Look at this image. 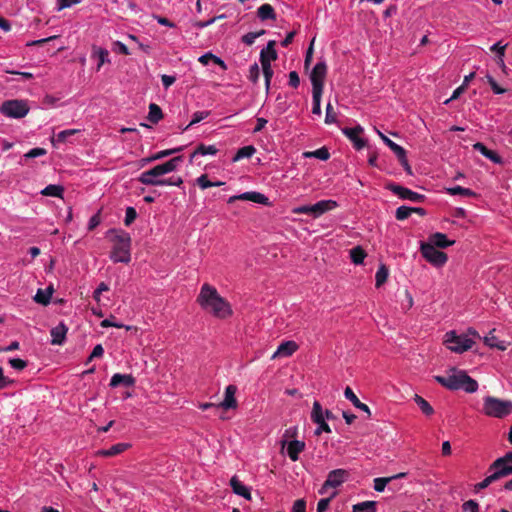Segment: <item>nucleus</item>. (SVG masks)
Wrapping results in <instances>:
<instances>
[{
    "label": "nucleus",
    "instance_id": "1a4fd4ad",
    "mask_svg": "<svg viewBox=\"0 0 512 512\" xmlns=\"http://www.w3.org/2000/svg\"><path fill=\"white\" fill-rule=\"evenodd\" d=\"M420 251L422 253V256L428 262L437 267L443 266L448 260L447 254L438 250L437 248H434V245L432 244L422 242L420 246Z\"/></svg>",
    "mask_w": 512,
    "mask_h": 512
},
{
    "label": "nucleus",
    "instance_id": "20e7f679",
    "mask_svg": "<svg viewBox=\"0 0 512 512\" xmlns=\"http://www.w3.org/2000/svg\"><path fill=\"white\" fill-rule=\"evenodd\" d=\"M483 412L489 417L504 418L512 413V402L494 396L483 398Z\"/></svg>",
    "mask_w": 512,
    "mask_h": 512
},
{
    "label": "nucleus",
    "instance_id": "09e8293b",
    "mask_svg": "<svg viewBox=\"0 0 512 512\" xmlns=\"http://www.w3.org/2000/svg\"><path fill=\"white\" fill-rule=\"evenodd\" d=\"M411 216V207L400 206L396 209L395 217L399 221L406 220Z\"/></svg>",
    "mask_w": 512,
    "mask_h": 512
},
{
    "label": "nucleus",
    "instance_id": "aec40b11",
    "mask_svg": "<svg viewBox=\"0 0 512 512\" xmlns=\"http://www.w3.org/2000/svg\"><path fill=\"white\" fill-rule=\"evenodd\" d=\"M427 244L434 245V248H447L455 243L454 240H449L443 233L436 232L431 234L428 238Z\"/></svg>",
    "mask_w": 512,
    "mask_h": 512
},
{
    "label": "nucleus",
    "instance_id": "6ab92c4d",
    "mask_svg": "<svg viewBox=\"0 0 512 512\" xmlns=\"http://www.w3.org/2000/svg\"><path fill=\"white\" fill-rule=\"evenodd\" d=\"M298 349V345L294 341L282 342L272 355V359L277 357H289Z\"/></svg>",
    "mask_w": 512,
    "mask_h": 512
},
{
    "label": "nucleus",
    "instance_id": "423d86ee",
    "mask_svg": "<svg viewBox=\"0 0 512 512\" xmlns=\"http://www.w3.org/2000/svg\"><path fill=\"white\" fill-rule=\"evenodd\" d=\"M488 472L493 474L496 481L512 475V452H508L504 456L497 458L489 466Z\"/></svg>",
    "mask_w": 512,
    "mask_h": 512
},
{
    "label": "nucleus",
    "instance_id": "f8f14e48",
    "mask_svg": "<svg viewBox=\"0 0 512 512\" xmlns=\"http://www.w3.org/2000/svg\"><path fill=\"white\" fill-rule=\"evenodd\" d=\"M327 73V66L325 62H318L311 74L310 80L312 83V91H323L324 88V79Z\"/></svg>",
    "mask_w": 512,
    "mask_h": 512
},
{
    "label": "nucleus",
    "instance_id": "c03bdc74",
    "mask_svg": "<svg viewBox=\"0 0 512 512\" xmlns=\"http://www.w3.org/2000/svg\"><path fill=\"white\" fill-rule=\"evenodd\" d=\"M311 419L314 423L319 422V420L325 419L324 410L318 401H314V403H313Z\"/></svg>",
    "mask_w": 512,
    "mask_h": 512
},
{
    "label": "nucleus",
    "instance_id": "4c0bfd02",
    "mask_svg": "<svg viewBox=\"0 0 512 512\" xmlns=\"http://www.w3.org/2000/svg\"><path fill=\"white\" fill-rule=\"evenodd\" d=\"M217 148L214 146V145H205V144H200L196 150L192 153L191 155V160L196 156V155H215L217 153Z\"/></svg>",
    "mask_w": 512,
    "mask_h": 512
},
{
    "label": "nucleus",
    "instance_id": "0eeeda50",
    "mask_svg": "<svg viewBox=\"0 0 512 512\" xmlns=\"http://www.w3.org/2000/svg\"><path fill=\"white\" fill-rule=\"evenodd\" d=\"M0 112L10 118H23L29 112V106L25 100H7L0 107Z\"/></svg>",
    "mask_w": 512,
    "mask_h": 512
},
{
    "label": "nucleus",
    "instance_id": "dca6fc26",
    "mask_svg": "<svg viewBox=\"0 0 512 512\" xmlns=\"http://www.w3.org/2000/svg\"><path fill=\"white\" fill-rule=\"evenodd\" d=\"M182 161H183V156H176V157L166 161L165 163L158 164V165L154 166L153 173H160L163 176L167 173H170V172L176 170V168L180 165V163H182Z\"/></svg>",
    "mask_w": 512,
    "mask_h": 512
},
{
    "label": "nucleus",
    "instance_id": "de8ad7c7",
    "mask_svg": "<svg viewBox=\"0 0 512 512\" xmlns=\"http://www.w3.org/2000/svg\"><path fill=\"white\" fill-rule=\"evenodd\" d=\"M337 121V113L335 112L332 104L330 102L326 105V116H325V123L326 124H333Z\"/></svg>",
    "mask_w": 512,
    "mask_h": 512
},
{
    "label": "nucleus",
    "instance_id": "5701e85b",
    "mask_svg": "<svg viewBox=\"0 0 512 512\" xmlns=\"http://www.w3.org/2000/svg\"><path fill=\"white\" fill-rule=\"evenodd\" d=\"M473 147L493 163L501 164L503 162L501 156L497 152L488 149L483 143L477 142Z\"/></svg>",
    "mask_w": 512,
    "mask_h": 512
},
{
    "label": "nucleus",
    "instance_id": "58836bf2",
    "mask_svg": "<svg viewBox=\"0 0 512 512\" xmlns=\"http://www.w3.org/2000/svg\"><path fill=\"white\" fill-rule=\"evenodd\" d=\"M383 142L396 154V156H403V152L405 149L401 147L400 145L393 142L391 139H389L387 136H385L380 131H377Z\"/></svg>",
    "mask_w": 512,
    "mask_h": 512
},
{
    "label": "nucleus",
    "instance_id": "9d476101",
    "mask_svg": "<svg viewBox=\"0 0 512 512\" xmlns=\"http://www.w3.org/2000/svg\"><path fill=\"white\" fill-rule=\"evenodd\" d=\"M387 189L397 195L399 198L403 200H409L414 203H422L425 200V196L423 194H419L414 192L406 187H403L396 183L387 184Z\"/></svg>",
    "mask_w": 512,
    "mask_h": 512
},
{
    "label": "nucleus",
    "instance_id": "052dcab7",
    "mask_svg": "<svg viewBox=\"0 0 512 512\" xmlns=\"http://www.w3.org/2000/svg\"><path fill=\"white\" fill-rule=\"evenodd\" d=\"M9 364L11 365L12 368L16 369V370H23L24 368L27 367V362L25 360H22L20 358H12L9 360Z\"/></svg>",
    "mask_w": 512,
    "mask_h": 512
},
{
    "label": "nucleus",
    "instance_id": "0e129e2a",
    "mask_svg": "<svg viewBox=\"0 0 512 512\" xmlns=\"http://www.w3.org/2000/svg\"><path fill=\"white\" fill-rule=\"evenodd\" d=\"M315 423L318 425L317 429L315 430L316 435H320L322 432H331L330 426L326 423L325 419L319 420V422Z\"/></svg>",
    "mask_w": 512,
    "mask_h": 512
},
{
    "label": "nucleus",
    "instance_id": "79ce46f5",
    "mask_svg": "<svg viewBox=\"0 0 512 512\" xmlns=\"http://www.w3.org/2000/svg\"><path fill=\"white\" fill-rule=\"evenodd\" d=\"M353 512H376L375 501H364L353 505Z\"/></svg>",
    "mask_w": 512,
    "mask_h": 512
},
{
    "label": "nucleus",
    "instance_id": "c9c22d12",
    "mask_svg": "<svg viewBox=\"0 0 512 512\" xmlns=\"http://www.w3.org/2000/svg\"><path fill=\"white\" fill-rule=\"evenodd\" d=\"M388 275H389L388 268L386 267V265L381 264L376 272V275H375V280H376L375 286L377 288L382 286L387 281Z\"/></svg>",
    "mask_w": 512,
    "mask_h": 512
},
{
    "label": "nucleus",
    "instance_id": "e2e57ef3",
    "mask_svg": "<svg viewBox=\"0 0 512 512\" xmlns=\"http://www.w3.org/2000/svg\"><path fill=\"white\" fill-rule=\"evenodd\" d=\"M335 496L336 493L334 492L331 497L320 499L317 504V512H324L328 508L331 499Z\"/></svg>",
    "mask_w": 512,
    "mask_h": 512
},
{
    "label": "nucleus",
    "instance_id": "a18cd8bd",
    "mask_svg": "<svg viewBox=\"0 0 512 512\" xmlns=\"http://www.w3.org/2000/svg\"><path fill=\"white\" fill-rule=\"evenodd\" d=\"M323 91H312V99H313V106H312V113L316 115L321 114V97H322Z\"/></svg>",
    "mask_w": 512,
    "mask_h": 512
},
{
    "label": "nucleus",
    "instance_id": "b1692460",
    "mask_svg": "<svg viewBox=\"0 0 512 512\" xmlns=\"http://www.w3.org/2000/svg\"><path fill=\"white\" fill-rule=\"evenodd\" d=\"M230 486L235 494L242 496L247 500L251 499L250 489L243 485L237 476H233L230 479Z\"/></svg>",
    "mask_w": 512,
    "mask_h": 512
},
{
    "label": "nucleus",
    "instance_id": "f03ea898",
    "mask_svg": "<svg viewBox=\"0 0 512 512\" xmlns=\"http://www.w3.org/2000/svg\"><path fill=\"white\" fill-rule=\"evenodd\" d=\"M437 383L449 390H464L467 393H474L478 389V383L471 378L465 371L458 370L455 367L447 371V375L434 376Z\"/></svg>",
    "mask_w": 512,
    "mask_h": 512
},
{
    "label": "nucleus",
    "instance_id": "c756f323",
    "mask_svg": "<svg viewBox=\"0 0 512 512\" xmlns=\"http://www.w3.org/2000/svg\"><path fill=\"white\" fill-rule=\"evenodd\" d=\"M128 447L129 444L127 443H117L112 445L109 449L101 450L99 454L106 457H112L124 452Z\"/></svg>",
    "mask_w": 512,
    "mask_h": 512
},
{
    "label": "nucleus",
    "instance_id": "37998d69",
    "mask_svg": "<svg viewBox=\"0 0 512 512\" xmlns=\"http://www.w3.org/2000/svg\"><path fill=\"white\" fill-rule=\"evenodd\" d=\"M446 191L450 195H460V196H463V197H474V196H476V193L474 191H472L471 189H468V188L461 187V186H455V187L447 188Z\"/></svg>",
    "mask_w": 512,
    "mask_h": 512
},
{
    "label": "nucleus",
    "instance_id": "9b49d317",
    "mask_svg": "<svg viewBox=\"0 0 512 512\" xmlns=\"http://www.w3.org/2000/svg\"><path fill=\"white\" fill-rule=\"evenodd\" d=\"M349 476V472L345 469H335L328 473L327 479L319 490L320 494L326 493L327 488H337L344 483Z\"/></svg>",
    "mask_w": 512,
    "mask_h": 512
},
{
    "label": "nucleus",
    "instance_id": "49530a36",
    "mask_svg": "<svg viewBox=\"0 0 512 512\" xmlns=\"http://www.w3.org/2000/svg\"><path fill=\"white\" fill-rule=\"evenodd\" d=\"M392 481L389 477H378L374 479V489L377 492H383L388 483Z\"/></svg>",
    "mask_w": 512,
    "mask_h": 512
},
{
    "label": "nucleus",
    "instance_id": "7c9ffc66",
    "mask_svg": "<svg viewBox=\"0 0 512 512\" xmlns=\"http://www.w3.org/2000/svg\"><path fill=\"white\" fill-rule=\"evenodd\" d=\"M163 118V113L159 105L151 103L149 105V113L147 119L156 124Z\"/></svg>",
    "mask_w": 512,
    "mask_h": 512
},
{
    "label": "nucleus",
    "instance_id": "338daca9",
    "mask_svg": "<svg viewBox=\"0 0 512 512\" xmlns=\"http://www.w3.org/2000/svg\"><path fill=\"white\" fill-rule=\"evenodd\" d=\"M292 512H306V501L298 499L294 502Z\"/></svg>",
    "mask_w": 512,
    "mask_h": 512
},
{
    "label": "nucleus",
    "instance_id": "f3484780",
    "mask_svg": "<svg viewBox=\"0 0 512 512\" xmlns=\"http://www.w3.org/2000/svg\"><path fill=\"white\" fill-rule=\"evenodd\" d=\"M311 206L313 210V217L318 218L324 213L335 209L338 206V204L336 201L329 199L318 201L317 203Z\"/></svg>",
    "mask_w": 512,
    "mask_h": 512
},
{
    "label": "nucleus",
    "instance_id": "412c9836",
    "mask_svg": "<svg viewBox=\"0 0 512 512\" xmlns=\"http://www.w3.org/2000/svg\"><path fill=\"white\" fill-rule=\"evenodd\" d=\"M305 442L300 440H292L287 443V454L292 461L299 459V454L305 450Z\"/></svg>",
    "mask_w": 512,
    "mask_h": 512
},
{
    "label": "nucleus",
    "instance_id": "680f3d73",
    "mask_svg": "<svg viewBox=\"0 0 512 512\" xmlns=\"http://www.w3.org/2000/svg\"><path fill=\"white\" fill-rule=\"evenodd\" d=\"M224 17H225V15L222 14V15H219V16H215V17H213V18H211V19H209L207 21H196L194 23V26L197 27V28H200V29L201 28H205V27H208L209 25L213 24L216 20L222 19Z\"/></svg>",
    "mask_w": 512,
    "mask_h": 512
},
{
    "label": "nucleus",
    "instance_id": "cd10ccee",
    "mask_svg": "<svg viewBox=\"0 0 512 512\" xmlns=\"http://www.w3.org/2000/svg\"><path fill=\"white\" fill-rule=\"evenodd\" d=\"M257 16L262 20H275L276 13L272 5L265 3L261 5L257 10Z\"/></svg>",
    "mask_w": 512,
    "mask_h": 512
},
{
    "label": "nucleus",
    "instance_id": "c85d7f7f",
    "mask_svg": "<svg viewBox=\"0 0 512 512\" xmlns=\"http://www.w3.org/2000/svg\"><path fill=\"white\" fill-rule=\"evenodd\" d=\"M53 293V288L50 286L47 289H38L36 295L34 296L35 302L48 305L50 303V299Z\"/></svg>",
    "mask_w": 512,
    "mask_h": 512
},
{
    "label": "nucleus",
    "instance_id": "8fccbe9b",
    "mask_svg": "<svg viewBox=\"0 0 512 512\" xmlns=\"http://www.w3.org/2000/svg\"><path fill=\"white\" fill-rule=\"evenodd\" d=\"M263 34H265V30L249 32L242 37V42L250 46L255 42L256 38L262 36Z\"/></svg>",
    "mask_w": 512,
    "mask_h": 512
},
{
    "label": "nucleus",
    "instance_id": "864d4df0",
    "mask_svg": "<svg viewBox=\"0 0 512 512\" xmlns=\"http://www.w3.org/2000/svg\"><path fill=\"white\" fill-rule=\"evenodd\" d=\"M259 78H260V68L257 63H254L249 68L248 79L253 83H257Z\"/></svg>",
    "mask_w": 512,
    "mask_h": 512
},
{
    "label": "nucleus",
    "instance_id": "4be33fe9",
    "mask_svg": "<svg viewBox=\"0 0 512 512\" xmlns=\"http://www.w3.org/2000/svg\"><path fill=\"white\" fill-rule=\"evenodd\" d=\"M135 384V378L131 374H120L116 373L111 377L110 386L115 388L120 385H124L126 387L133 386Z\"/></svg>",
    "mask_w": 512,
    "mask_h": 512
},
{
    "label": "nucleus",
    "instance_id": "4468645a",
    "mask_svg": "<svg viewBox=\"0 0 512 512\" xmlns=\"http://www.w3.org/2000/svg\"><path fill=\"white\" fill-rule=\"evenodd\" d=\"M342 132L353 143L356 150H361L366 146V141L359 136L363 132V128L360 125L353 128H343Z\"/></svg>",
    "mask_w": 512,
    "mask_h": 512
},
{
    "label": "nucleus",
    "instance_id": "2eb2a0df",
    "mask_svg": "<svg viewBox=\"0 0 512 512\" xmlns=\"http://www.w3.org/2000/svg\"><path fill=\"white\" fill-rule=\"evenodd\" d=\"M237 387L235 385H228L225 389L224 400L218 404L217 408H223L225 410L234 409L237 407V400L235 394Z\"/></svg>",
    "mask_w": 512,
    "mask_h": 512
},
{
    "label": "nucleus",
    "instance_id": "2f4dec72",
    "mask_svg": "<svg viewBox=\"0 0 512 512\" xmlns=\"http://www.w3.org/2000/svg\"><path fill=\"white\" fill-rule=\"evenodd\" d=\"M93 56L97 57L99 60L97 70H100L103 64L109 62V51L104 48L94 46Z\"/></svg>",
    "mask_w": 512,
    "mask_h": 512
},
{
    "label": "nucleus",
    "instance_id": "603ef678",
    "mask_svg": "<svg viewBox=\"0 0 512 512\" xmlns=\"http://www.w3.org/2000/svg\"><path fill=\"white\" fill-rule=\"evenodd\" d=\"M137 218V212L134 207H127L125 212L124 224L130 226Z\"/></svg>",
    "mask_w": 512,
    "mask_h": 512
},
{
    "label": "nucleus",
    "instance_id": "5fc2aeb1",
    "mask_svg": "<svg viewBox=\"0 0 512 512\" xmlns=\"http://www.w3.org/2000/svg\"><path fill=\"white\" fill-rule=\"evenodd\" d=\"M78 132V130L76 129H69V130H63V131H60L56 136H55V140H53V143L58 142V143H63L66 141L67 137L68 136H71V135H74Z\"/></svg>",
    "mask_w": 512,
    "mask_h": 512
},
{
    "label": "nucleus",
    "instance_id": "39448f33",
    "mask_svg": "<svg viewBox=\"0 0 512 512\" xmlns=\"http://www.w3.org/2000/svg\"><path fill=\"white\" fill-rule=\"evenodd\" d=\"M154 167L144 171L138 177V181L144 185L151 186H177L180 187L183 184V179L180 176H173L170 178H161L160 173H153Z\"/></svg>",
    "mask_w": 512,
    "mask_h": 512
},
{
    "label": "nucleus",
    "instance_id": "6e6d98bb",
    "mask_svg": "<svg viewBox=\"0 0 512 512\" xmlns=\"http://www.w3.org/2000/svg\"><path fill=\"white\" fill-rule=\"evenodd\" d=\"M182 150V147H178V148H174V149H167V150H162V151H159L155 154H153V157L156 160H160V159H163L165 157H168L176 152H179Z\"/></svg>",
    "mask_w": 512,
    "mask_h": 512
},
{
    "label": "nucleus",
    "instance_id": "e433bc0d",
    "mask_svg": "<svg viewBox=\"0 0 512 512\" xmlns=\"http://www.w3.org/2000/svg\"><path fill=\"white\" fill-rule=\"evenodd\" d=\"M63 191L64 188L61 185L50 184L41 191V194L44 196L62 197Z\"/></svg>",
    "mask_w": 512,
    "mask_h": 512
},
{
    "label": "nucleus",
    "instance_id": "72a5a7b5",
    "mask_svg": "<svg viewBox=\"0 0 512 512\" xmlns=\"http://www.w3.org/2000/svg\"><path fill=\"white\" fill-rule=\"evenodd\" d=\"M306 158H317L322 161H326L330 158V153L326 147H321L315 151H309L304 153Z\"/></svg>",
    "mask_w": 512,
    "mask_h": 512
},
{
    "label": "nucleus",
    "instance_id": "6e6552de",
    "mask_svg": "<svg viewBox=\"0 0 512 512\" xmlns=\"http://www.w3.org/2000/svg\"><path fill=\"white\" fill-rule=\"evenodd\" d=\"M445 343L448 348L456 353H463L472 348L473 340L465 335H457L456 332L450 331L445 335Z\"/></svg>",
    "mask_w": 512,
    "mask_h": 512
},
{
    "label": "nucleus",
    "instance_id": "f257e3e1",
    "mask_svg": "<svg viewBox=\"0 0 512 512\" xmlns=\"http://www.w3.org/2000/svg\"><path fill=\"white\" fill-rule=\"evenodd\" d=\"M196 301L202 309L211 312L217 318L224 319L232 314L230 304L208 283L202 285Z\"/></svg>",
    "mask_w": 512,
    "mask_h": 512
},
{
    "label": "nucleus",
    "instance_id": "4d7b16f0",
    "mask_svg": "<svg viewBox=\"0 0 512 512\" xmlns=\"http://www.w3.org/2000/svg\"><path fill=\"white\" fill-rule=\"evenodd\" d=\"M463 512H479V505L474 500H468L462 505Z\"/></svg>",
    "mask_w": 512,
    "mask_h": 512
},
{
    "label": "nucleus",
    "instance_id": "a211bd4d",
    "mask_svg": "<svg viewBox=\"0 0 512 512\" xmlns=\"http://www.w3.org/2000/svg\"><path fill=\"white\" fill-rule=\"evenodd\" d=\"M67 332L68 327L63 322H60L57 326L53 327L50 331V335L52 337L51 344L62 345L66 339Z\"/></svg>",
    "mask_w": 512,
    "mask_h": 512
},
{
    "label": "nucleus",
    "instance_id": "a878e982",
    "mask_svg": "<svg viewBox=\"0 0 512 512\" xmlns=\"http://www.w3.org/2000/svg\"><path fill=\"white\" fill-rule=\"evenodd\" d=\"M260 62L263 70V75L265 78V87L268 91L270 88L271 79L273 77V69L271 64H269V60L265 57L264 53H260Z\"/></svg>",
    "mask_w": 512,
    "mask_h": 512
},
{
    "label": "nucleus",
    "instance_id": "ddd939ff",
    "mask_svg": "<svg viewBox=\"0 0 512 512\" xmlns=\"http://www.w3.org/2000/svg\"><path fill=\"white\" fill-rule=\"evenodd\" d=\"M237 200H248V201H252V202L258 203V204H263L266 206L270 204L268 197H266L264 194H262L260 192H255V191L245 192L240 195L231 196L228 199V203L232 204Z\"/></svg>",
    "mask_w": 512,
    "mask_h": 512
},
{
    "label": "nucleus",
    "instance_id": "a19ab883",
    "mask_svg": "<svg viewBox=\"0 0 512 512\" xmlns=\"http://www.w3.org/2000/svg\"><path fill=\"white\" fill-rule=\"evenodd\" d=\"M276 41L270 40L267 43V46L261 50L260 53H264L265 57L269 60V64L271 61H275L278 57L277 52L275 50Z\"/></svg>",
    "mask_w": 512,
    "mask_h": 512
},
{
    "label": "nucleus",
    "instance_id": "3c124183",
    "mask_svg": "<svg viewBox=\"0 0 512 512\" xmlns=\"http://www.w3.org/2000/svg\"><path fill=\"white\" fill-rule=\"evenodd\" d=\"M210 115V111H197L193 114L191 122L188 124V126L185 128L187 130L192 125L199 123L200 121L204 120Z\"/></svg>",
    "mask_w": 512,
    "mask_h": 512
},
{
    "label": "nucleus",
    "instance_id": "bb28decb",
    "mask_svg": "<svg viewBox=\"0 0 512 512\" xmlns=\"http://www.w3.org/2000/svg\"><path fill=\"white\" fill-rule=\"evenodd\" d=\"M494 331L495 330H492L489 332V334L487 336H485L484 338V343L491 347V348H496L498 350H501V351H504L507 349V343L505 341H500L495 335H494Z\"/></svg>",
    "mask_w": 512,
    "mask_h": 512
},
{
    "label": "nucleus",
    "instance_id": "ea45409f",
    "mask_svg": "<svg viewBox=\"0 0 512 512\" xmlns=\"http://www.w3.org/2000/svg\"><path fill=\"white\" fill-rule=\"evenodd\" d=\"M350 257L354 264H362L366 257V252L362 247L356 246L350 250Z\"/></svg>",
    "mask_w": 512,
    "mask_h": 512
},
{
    "label": "nucleus",
    "instance_id": "393cba45",
    "mask_svg": "<svg viewBox=\"0 0 512 512\" xmlns=\"http://www.w3.org/2000/svg\"><path fill=\"white\" fill-rule=\"evenodd\" d=\"M344 396H345V398H346V399H348L349 401H351V402H352V404H353L356 408H358V409H360V410H362V411L366 412V413H367V415H368V417H370V416H371V412H370L369 407H368L366 404L362 403V402L358 399V397L355 395V393L353 392V390H352L349 386H347V387L345 388V390H344Z\"/></svg>",
    "mask_w": 512,
    "mask_h": 512
},
{
    "label": "nucleus",
    "instance_id": "774afa93",
    "mask_svg": "<svg viewBox=\"0 0 512 512\" xmlns=\"http://www.w3.org/2000/svg\"><path fill=\"white\" fill-rule=\"evenodd\" d=\"M300 84V78L296 71H291L289 73V85L293 88H297Z\"/></svg>",
    "mask_w": 512,
    "mask_h": 512
},
{
    "label": "nucleus",
    "instance_id": "f704fd0d",
    "mask_svg": "<svg viewBox=\"0 0 512 512\" xmlns=\"http://www.w3.org/2000/svg\"><path fill=\"white\" fill-rule=\"evenodd\" d=\"M414 401L426 416H431L434 413L433 407L423 397L415 394Z\"/></svg>",
    "mask_w": 512,
    "mask_h": 512
},
{
    "label": "nucleus",
    "instance_id": "69168bd1",
    "mask_svg": "<svg viewBox=\"0 0 512 512\" xmlns=\"http://www.w3.org/2000/svg\"><path fill=\"white\" fill-rule=\"evenodd\" d=\"M197 184L201 189H207L209 187H212V181L208 179V176L206 174H202L200 177L197 178Z\"/></svg>",
    "mask_w": 512,
    "mask_h": 512
},
{
    "label": "nucleus",
    "instance_id": "bf43d9fd",
    "mask_svg": "<svg viewBox=\"0 0 512 512\" xmlns=\"http://www.w3.org/2000/svg\"><path fill=\"white\" fill-rule=\"evenodd\" d=\"M47 153L46 149L44 148H40V147H37V148H33L31 149L30 151H28L24 157L25 158H28V159H31V158H36V157H40V156H43Z\"/></svg>",
    "mask_w": 512,
    "mask_h": 512
},
{
    "label": "nucleus",
    "instance_id": "13d9d810",
    "mask_svg": "<svg viewBox=\"0 0 512 512\" xmlns=\"http://www.w3.org/2000/svg\"><path fill=\"white\" fill-rule=\"evenodd\" d=\"M495 481H496L495 477L493 476L492 473H490L483 481H481L475 485V489L477 491L485 489Z\"/></svg>",
    "mask_w": 512,
    "mask_h": 512
},
{
    "label": "nucleus",
    "instance_id": "473e14b6",
    "mask_svg": "<svg viewBox=\"0 0 512 512\" xmlns=\"http://www.w3.org/2000/svg\"><path fill=\"white\" fill-rule=\"evenodd\" d=\"M256 152V148L252 145L244 146L240 149H238L237 153L233 157V161H239L244 158H250L252 157Z\"/></svg>",
    "mask_w": 512,
    "mask_h": 512
},
{
    "label": "nucleus",
    "instance_id": "7ed1b4c3",
    "mask_svg": "<svg viewBox=\"0 0 512 512\" xmlns=\"http://www.w3.org/2000/svg\"><path fill=\"white\" fill-rule=\"evenodd\" d=\"M107 235H113L111 241L113 247L110 252V259L114 263L128 264L131 261V237L123 230L110 229Z\"/></svg>",
    "mask_w": 512,
    "mask_h": 512
}]
</instances>
